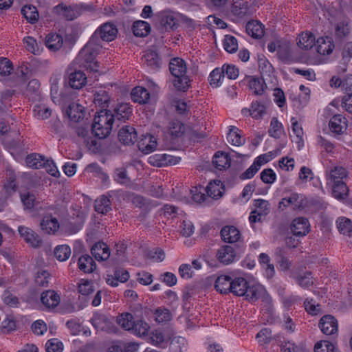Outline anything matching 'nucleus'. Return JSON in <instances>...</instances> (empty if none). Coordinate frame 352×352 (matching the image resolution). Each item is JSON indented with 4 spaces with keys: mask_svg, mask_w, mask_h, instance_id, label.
Listing matches in <instances>:
<instances>
[{
    "mask_svg": "<svg viewBox=\"0 0 352 352\" xmlns=\"http://www.w3.org/2000/svg\"><path fill=\"white\" fill-rule=\"evenodd\" d=\"M132 113V109L129 103H120L114 109L113 114L105 112L103 114L95 116L91 126L92 133L97 138L102 139L109 135L112 126L116 121H125Z\"/></svg>",
    "mask_w": 352,
    "mask_h": 352,
    "instance_id": "nucleus-1",
    "label": "nucleus"
},
{
    "mask_svg": "<svg viewBox=\"0 0 352 352\" xmlns=\"http://www.w3.org/2000/svg\"><path fill=\"white\" fill-rule=\"evenodd\" d=\"M230 293L237 296H243L252 302L258 299L267 304L272 302L271 296L263 285L251 284L243 277H235L232 279Z\"/></svg>",
    "mask_w": 352,
    "mask_h": 352,
    "instance_id": "nucleus-2",
    "label": "nucleus"
},
{
    "mask_svg": "<svg viewBox=\"0 0 352 352\" xmlns=\"http://www.w3.org/2000/svg\"><path fill=\"white\" fill-rule=\"evenodd\" d=\"M101 47L100 43H96L89 39L87 45L80 51L76 60L80 67L93 72H97L99 66L98 63L95 61V58Z\"/></svg>",
    "mask_w": 352,
    "mask_h": 352,
    "instance_id": "nucleus-3",
    "label": "nucleus"
},
{
    "mask_svg": "<svg viewBox=\"0 0 352 352\" xmlns=\"http://www.w3.org/2000/svg\"><path fill=\"white\" fill-rule=\"evenodd\" d=\"M186 65L183 59L179 58L171 59L169 70L175 77L173 82L175 88H189L193 85V80L186 74Z\"/></svg>",
    "mask_w": 352,
    "mask_h": 352,
    "instance_id": "nucleus-4",
    "label": "nucleus"
},
{
    "mask_svg": "<svg viewBox=\"0 0 352 352\" xmlns=\"http://www.w3.org/2000/svg\"><path fill=\"white\" fill-rule=\"evenodd\" d=\"M57 209L51 206L46 208L41 222V229L47 234H54L59 229L60 224L57 219Z\"/></svg>",
    "mask_w": 352,
    "mask_h": 352,
    "instance_id": "nucleus-5",
    "label": "nucleus"
},
{
    "mask_svg": "<svg viewBox=\"0 0 352 352\" xmlns=\"http://www.w3.org/2000/svg\"><path fill=\"white\" fill-rule=\"evenodd\" d=\"M118 29L111 23H105L101 25L94 33L90 39L96 43H100V40L103 41H111L117 36Z\"/></svg>",
    "mask_w": 352,
    "mask_h": 352,
    "instance_id": "nucleus-6",
    "label": "nucleus"
},
{
    "mask_svg": "<svg viewBox=\"0 0 352 352\" xmlns=\"http://www.w3.org/2000/svg\"><path fill=\"white\" fill-rule=\"evenodd\" d=\"M180 161V157L166 153H156L151 155L148 159V162L151 165L157 167L175 165Z\"/></svg>",
    "mask_w": 352,
    "mask_h": 352,
    "instance_id": "nucleus-7",
    "label": "nucleus"
},
{
    "mask_svg": "<svg viewBox=\"0 0 352 352\" xmlns=\"http://www.w3.org/2000/svg\"><path fill=\"white\" fill-rule=\"evenodd\" d=\"M76 96L72 89H51L52 101L60 106L70 103Z\"/></svg>",
    "mask_w": 352,
    "mask_h": 352,
    "instance_id": "nucleus-8",
    "label": "nucleus"
},
{
    "mask_svg": "<svg viewBox=\"0 0 352 352\" xmlns=\"http://www.w3.org/2000/svg\"><path fill=\"white\" fill-rule=\"evenodd\" d=\"M56 13L62 15L66 20L72 21L81 14V8L78 5L66 6L59 4L54 8Z\"/></svg>",
    "mask_w": 352,
    "mask_h": 352,
    "instance_id": "nucleus-9",
    "label": "nucleus"
},
{
    "mask_svg": "<svg viewBox=\"0 0 352 352\" xmlns=\"http://www.w3.org/2000/svg\"><path fill=\"white\" fill-rule=\"evenodd\" d=\"M119 141L124 145L133 144L138 140L135 129L129 125L123 126L118 132Z\"/></svg>",
    "mask_w": 352,
    "mask_h": 352,
    "instance_id": "nucleus-10",
    "label": "nucleus"
},
{
    "mask_svg": "<svg viewBox=\"0 0 352 352\" xmlns=\"http://www.w3.org/2000/svg\"><path fill=\"white\" fill-rule=\"evenodd\" d=\"M319 327L324 334L333 335L338 331V321L334 316L325 315L320 320Z\"/></svg>",
    "mask_w": 352,
    "mask_h": 352,
    "instance_id": "nucleus-11",
    "label": "nucleus"
},
{
    "mask_svg": "<svg viewBox=\"0 0 352 352\" xmlns=\"http://www.w3.org/2000/svg\"><path fill=\"white\" fill-rule=\"evenodd\" d=\"M329 130L335 135L342 134L347 128V120L341 114H335L329 122Z\"/></svg>",
    "mask_w": 352,
    "mask_h": 352,
    "instance_id": "nucleus-12",
    "label": "nucleus"
},
{
    "mask_svg": "<svg viewBox=\"0 0 352 352\" xmlns=\"http://www.w3.org/2000/svg\"><path fill=\"white\" fill-rule=\"evenodd\" d=\"M309 223L305 217H297L294 219L291 224V230L294 235L302 236L309 232Z\"/></svg>",
    "mask_w": 352,
    "mask_h": 352,
    "instance_id": "nucleus-13",
    "label": "nucleus"
},
{
    "mask_svg": "<svg viewBox=\"0 0 352 352\" xmlns=\"http://www.w3.org/2000/svg\"><path fill=\"white\" fill-rule=\"evenodd\" d=\"M157 143L156 138L148 133L142 135L138 142V148L144 154H148L154 151Z\"/></svg>",
    "mask_w": 352,
    "mask_h": 352,
    "instance_id": "nucleus-14",
    "label": "nucleus"
},
{
    "mask_svg": "<svg viewBox=\"0 0 352 352\" xmlns=\"http://www.w3.org/2000/svg\"><path fill=\"white\" fill-rule=\"evenodd\" d=\"M18 232L21 238H23L28 243L34 248L39 246L41 239L38 235L31 228L24 226L18 227Z\"/></svg>",
    "mask_w": 352,
    "mask_h": 352,
    "instance_id": "nucleus-15",
    "label": "nucleus"
},
{
    "mask_svg": "<svg viewBox=\"0 0 352 352\" xmlns=\"http://www.w3.org/2000/svg\"><path fill=\"white\" fill-rule=\"evenodd\" d=\"M296 93L291 94L289 98L294 102V105L298 109L306 106L310 98V89H296Z\"/></svg>",
    "mask_w": 352,
    "mask_h": 352,
    "instance_id": "nucleus-16",
    "label": "nucleus"
},
{
    "mask_svg": "<svg viewBox=\"0 0 352 352\" xmlns=\"http://www.w3.org/2000/svg\"><path fill=\"white\" fill-rule=\"evenodd\" d=\"M93 326L98 330L109 332L113 330L112 322L102 314H95L91 320Z\"/></svg>",
    "mask_w": 352,
    "mask_h": 352,
    "instance_id": "nucleus-17",
    "label": "nucleus"
},
{
    "mask_svg": "<svg viewBox=\"0 0 352 352\" xmlns=\"http://www.w3.org/2000/svg\"><path fill=\"white\" fill-rule=\"evenodd\" d=\"M143 59L144 64L151 70H157L162 65L161 58L157 52L153 49L146 51Z\"/></svg>",
    "mask_w": 352,
    "mask_h": 352,
    "instance_id": "nucleus-18",
    "label": "nucleus"
},
{
    "mask_svg": "<svg viewBox=\"0 0 352 352\" xmlns=\"http://www.w3.org/2000/svg\"><path fill=\"white\" fill-rule=\"evenodd\" d=\"M60 296L54 290H46L41 294V301L47 308H54L60 303Z\"/></svg>",
    "mask_w": 352,
    "mask_h": 352,
    "instance_id": "nucleus-19",
    "label": "nucleus"
},
{
    "mask_svg": "<svg viewBox=\"0 0 352 352\" xmlns=\"http://www.w3.org/2000/svg\"><path fill=\"white\" fill-rule=\"evenodd\" d=\"M93 256L97 261H106L110 256V250L104 242L96 243L91 250Z\"/></svg>",
    "mask_w": 352,
    "mask_h": 352,
    "instance_id": "nucleus-20",
    "label": "nucleus"
},
{
    "mask_svg": "<svg viewBox=\"0 0 352 352\" xmlns=\"http://www.w3.org/2000/svg\"><path fill=\"white\" fill-rule=\"evenodd\" d=\"M236 257V253L233 247L225 245L219 249L217 252L218 260L224 265L232 263Z\"/></svg>",
    "mask_w": 352,
    "mask_h": 352,
    "instance_id": "nucleus-21",
    "label": "nucleus"
},
{
    "mask_svg": "<svg viewBox=\"0 0 352 352\" xmlns=\"http://www.w3.org/2000/svg\"><path fill=\"white\" fill-rule=\"evenodd\" d=\"M222 239L227 243H232L240 239V232L233 226H224L221 230Z\"/></svg>",
    "mask_w": 352,
    "mask_h": 352,
    "instance_id": "nucleus-22",
    "label": "nucleus"
},
{
    "mask_svg": "<svg viewBox=\"0 0 352 352\" xmlns=\"http://www.w3.org/2000/svg\"><path fill=\"white\" fill-rule=\"evenodd\" d=\"M69 120L74 122H78L85 116V111L82 106L77 103H70L66 110Z\"/></svg>",
    "mask_w": 352,
    "mask_h": 352,
    "instance_id": "nucleus-23",
    "label": "nucleus"
},
{
    "mask_svg": "<svg viewBox=\"0 0 352 352\" xmlns=\"http://www.w3.org/2000/svg\"><path fill=\"white\" fill-rule=\"evenodd\" d=\"M232 278L228 275H221L215 280L214 287L221 294H228L231 291Z\"/></svg>",
    "mask_w": 352,
    "mask_h": 352,
    "instance_id": "nucleus-24",
    "label": "nucleus"
},
{
    "mask_svg": "<svg viewBox=\"0 0 352 352\" xmlns=\"http://www.w3.org/2000/svg\"><path fill=\"white\" fill-rule=\"evenodd\" d=\"M316 44L318 53L322 55L331 54L334 48L332 39L329 36L318 38Z\"/></svg>",
    "mask_w": 352,
    "mask_h": 352,
    "instance_id": "nucleus-25",
    "label": "nucleus"
},
{
    "mask_svg": "<svg viewBox=\"0 0 352 352\" xmlns=\"http://www.w3.org/2000/svg\"><path fill=\"white\" fill-rule=\"evenodd\" d=\"M224 191L223 184L219 180L210 182L206 188L207 195L214 199H217L222 197Z\"/></svg>",
    "mask_w": 352,
    "mask_h": 352,
    "instance_id": "nucleus-26",
    "label": "nucleus"
},
{
    "mask_svg": "<svg viewBox=\"0 0 352 352\" xmlns=\"http://www.w3.org/2000/svg\"><path fill=\"white\" fill-rule=\"evenodd\" d=\"M3 302L9 307L16 308L21 305L19 298L16 296L14 289L9 287L6 289L1 295Z\"/></svg>",
    "mask_w": 352,
    "mask_h": 352,
    "instance_id": "nucleus-27",
    "label": "nucleus"
},
{
    "mask_svg": "<svg viewBox=\"0 0 352 352\" xmlns=\"http://www.w3.org/2000/svg\"><path fill=\"white\" fill-rule=\"evenodd\" d=\"M87 83V78L81 71H76L70 74L69 84L70 88H82Z\"/></svg>",
    "mask_w": 352,
    "mask_h": 352,
    "instance_id": "nucleus-28",
    "label": "nucleus"
},
{
    "mask_svg": "<svg viewBox=\"0 0 352 352\" xmlns=\"http://www.w3.org/2000/svg\"><path fill=\"white\" fill-rule=\"evenodd\" d=\"M212 163L216 168L221 170L230 166L231 160L227 153L218 151L213 157Z\"/></svg>",
    "mask_w": 352,
    "mask_h": 352,
    "instance_id": "nucleus-29",
    "label": "nucleus"
},
{
    "mask_svg": "<svg viewBox=\"0 0 352 352\" xmlns=\"http://www.w3.org/2000/svg\"><path fill=\"white\" fill-rule=\"evenodd\" d=\"M329 85L335 88H352V75L333 76L329 81Z\"/></svg>",
    "mask_w": 352,
    "mask_h": 352,
    "instance_id": "nucleus-30",
    "label": "nucleus"
},
{
    "mask_svg": "<svg viewBox=\"0 0 352 352\" xmlns=\"http://www.w3.org/2000/svg\"><path fill=\"white\" fill-rule=\"evenodd\" d=\"M78 268L85 273H91L96 268V264L89 254L82 255L78 261Z\"/></svg>",
    "mask_w": 352,
    "mask_h": 352,
    "instance_id": "nucleus-31",
    "label": "nucleus"
},
{
    "mask_svg": "<svg viewBox=\"0 0 352 352\" xmlns=\"http://www.w3.org/2000/svg\"><path fill=\"white\" fill-rule=\"evenodd\" d=\"M297 44L302 50H307L311 49L316 44L315 36L311 32H302L299 35Z\"/></svg>",
    "mask_w": 352,
    "mask_h": 352,
    "instance_id": "nucleus-32",
    "label": "nucleus"
},
{
    "mask_svg": "<svg viewBox=\"0 0 352 352\" xmlns=\"http://www.w3.org/2000/svg\"><path fill=\"white\" fill-rule=\"evenodd\" d=\"M246 32L253 38H261L264 34L263 25L258 21H250L246 24Z\"/></svg>",
    "mask_w": 352,
    "mask_h": 352,
    "instance_id": "nucleus-33",
    "label": "nucleus"
},
{
    "mask_svg": "<svg viewBox=\"0 0 352 352\" xmlns=\"http://www.w3.org/2000/svg\"><path fill=\"white\" fill-rule=\"evenodd\" d=\"M95 210L98 213L107 214L111 210V203L107 195L98 197L95 202Z\"/></svg>",
    "mask_w": 352,
    "mask_h": 352,
    "instance_id": "nucleus-34",
    "label": "nucleus"
},
{
    "mask_svg": "<svg viewBox=\"0 0 352 352\" xmlns=\"http://www.w3.org/2000/svg\"><path fill=\"white\" fill-rule=\"evenodd\" d=\"M131 96L134 102L142 104L149 102L151 94L148 89H132Z\"/></svg>",
    "mask_w": 352,
    "mask_h": 352,
    "instance_id": "nucleus-35",
    "label": "nucleus"
},
{
    "mask_svg": "<svg viewBox=\"0 0 352 352\" xmlns=\"http://www.w3.org/2000/svg\"><path fill=\"white\" fill-rule=\"evenodd\" d=\"M160 24L165 30H172L177 25V20L171 13L164 12L160 14Z\"/></svg>",
    "mask_w": 352,
    "mask_h": 352,
    "instance_id": "nucleus-36",
    "label": "nucleus"
},
{
    "mask_svg": "<svg viewBox=\"0 0 352 352\" xmlns=\"http://www.w3.org/2000/svg\"><path fill=\"white\" fill-rule=\"evenodd\" d=\"M132 29L135 36L140 37H144L151 32L150 24L144 21H135Z\"/></svg>",
    "mask_w": 352,
    "mask_h": 352,
    "instance_id": "nucleus-37",
    "label": "nucleus"
},
{
    "mask_svg": "<svg viewBox=\"0 0 352 352\" xmlns=\"http://www.w3.org/2000/svg\"><path fill=\"white\" fill-rule=\"evenodd\" d=\"M333 182V196L339 200L345 199L348 193V188L346 184L341 180H338Z\"/></svg>",
    "mask_w": 352,
    "mask_h": 352,
    "instance_id": "nucleus-38",
    "label": "nucleus"
},
{
    "mask_svg": "<svg viewBox=\"0 0 352 352\" xmlns=\"http://www.w3.org/2000/svg\"><path fill=\"white\" fill-rule=\"evenodd\" d=\"M25 163L30 168L39 169L45 165V158L40 154L34 153L26 157Z\"/></svg>",
    "mask_w": 352,
    "mask_h": 352,
    "instance_id": "nucleus-39",
    "label": "nucleus"
},
{
    "mask_svg": "<svg viewBox=\"0 0 352 352\" xmlns=\"http://www.w3.org/2000/svg\"><path fill=\"white\" fill-rule=\"evenodd\" d=\"M63 43V38L57 34H50L45 39L46 46L51 50L56 51L59 50Z\"/></svg>",
    "mask_w": 352,
    "mask_h": 352,
    "instance_id": "nucleus-40",
    "label": "nucleus"
},
{
    "mask_svg": "<svg viewBox=\"0 0 352 352\" xmlns=\"http://www.w3.org/2000/svg\"><path fill=\"white\" fill-rule=\"evenodd\" d=\"M229 128V133L227 135L228 141L234 146L243 145L245 143V139L241 136L239 129L233 126H230Z\"/></svg>",
    "mask_w": 352,
    "mask_h": 352,
    "instance_id": "nucleus-41",
    "label": "nucleus"
},
{
    "mask_svg": "<svg viewBox=\"0 0 352 352\" xmlns=\"http://www.w3.org/2000/svg\"><path fill=\"white\" fill-rule=\"evenodd\" d=\"M149 329V325L145 321L138 320L135 321L131 331L137 336L142 337L147 335Z\"/></svg>",
    "mask_w": 352,
    "mask_h": 352,
    "instance_id": "nucleus-42",
    "label": "nucleus"
},
{
    "mask_svg": "<svg viewBox=\"0 0 352 352\" xmlns=\"http://www.w3.org/2000/svg\"><path fill=\"white\" fill-rule=\"evenodd\" d=\"M153 316L157 323H165L171 320L172 315L170 311L163 307H157L154 310Z\"/></svg>",
    "mask_w": 352,
    "mask_h": 352,
    "instance_id": "nucleus-43",
    "label": "nucleus"
},
{
    "mask_svg": "<svg viewBox=\"0 0 352 352\" xmlns=\"http://www.w3.org/2000/svg\"><path fill=\"white\" fill-rule=\"evenodd\" d=\"M336 225L340 232L351 236L352 234V222L346 217H339L336 221Z\"/></svg>",
    "mask_w": 352,
    "mask_h": 352,
    "instance_id": "nucleus-44",
    "label": "nucleus"
},
{
    "mask_svg": "<svg viewBox=\"0 0 352 352\" xmlns=\"http://www.w3.org/2000/svg\"><path fill=\"white\" fill-rule=\"evenodd\" d=\"M225 80V75L221 67L214 69L210 74L209 80L212 86L220 87Z\"/></svg>",
    "mask_w": 352,
    "mask_h": 352,
    "instance_id": "nucleus-45",
    "label": "nucleus"
},
{
    "mask_svg": "<svg viewBox=\"0 0 352 352\" xmlns=\"http://www.w3.org/2000/svg\"><path fill=\"white\" fill-rule=\"evenodd\" d=\"M262 83H264L266 88H267V85H266L264 79L249 76L244 78L240 82L239 86L248 87V88H257L262 86Z\"/></svg>",
    "mask_w": 352,
    "mask_h": 352,
    "instance_id": "nucleus-46",
    "label": "nucleus"
},
{
    "mask_svg": "<svg viewBox=\"0 0 352 352\" xmlns=\"http://www.w3.org/2000/svg\"><path fill=\"white\" fill-rule=\"evenodd\" d=\"M232 12L239 18L244 17L248 12L247 2L243 0L234 2L232 6Z\"/></svg>",
    "mask_w": 352,
    "mask_h": 352,
    "instance_id": "nucleus-47",
    "label": "nucleus"
},
{
    "mask_svg": "<svg viewBox=\"0 0 352 352\" xmlns=\"http://www.w3.org/2000/svg\"><path fill=\"white\" fill-rule=\"evenodd\" d=\"M21 13L27 21L31 23H34L38 18V13L36 7L32 6H25L21 9Z\"/></svg>",
    "mask_w": 352,
    "mask_h": 352,
    "instance_id": "nucleus-48",
    "label": "nucleus"
},
{
    "mask_svg": "<svg viewBox=\"0 0 352 352\" xmlns=\"http://www.w3.org/2000/svg\"><path fill=\"white\" fill-rule=\"evenodd\" d=\"M283 131V124L275 117L272 118L270 122V127L268 131L269 135L274 138H280Z\"/></svg>",
    "mask_w": 352,
    "mask_h": 352,
    "instance_id": "nucleus-49",
    "label": "nucleus"
},
{
    "mask_svg": "<svg viewBox=\"0 0 352 352\" xmlns=\"http://www.w3.org/2000/svg\"><path fill=\"white\" fill-rule=\"evenodd\" d=\"M113 179L117 183L126 186H129L131 183L130 178L127 175V171L125 168H119L115 170L113 173Z\"/></svg>",
    "mask_w": 352,
    "mask_h": 352,
    "instance_id": "nucleus-50",
    "label": "nucleus"
},
{
    "mask_svg": "<svg viewBox=\"0 0 352 352\" xmlns=\"http://www.w3.org/2000/svg\"><path fill=\"white\" fill-rule=\"evenodd\" d=\"M185 131V126L179 120H174L169 123L168 132L172 136L180 137Z\"/></svg>",
    "mask_w": 352,
    "mask_h": 352,
    "instance_id": "nucleus-51",
    "label": "nucleus"
},
{
    "mask_svg": "<svg viewBox=\"0 0 352 352\" xmlns=\"http://www.w3.org/2000/svg\"><path fill=\"white\" fill-rule=\"evenodd\" d=\"M117 322L125 330L131 331L135 322L133 316L129 313H124L118 318Z\"/></svg>",
    "mask_w": 352,
    "mask_h": 352,
    "instance_id": "nucleus-52",
    "label": "nucleus"
},
{
    "mask_svg": "<svg viewBox=\"0 0 352 352\" xmlns=\"http://www.w3.org/2000/svg\"><path fill=\"white\" fill-rule=\"evenodd\" d=\"M71 255V249L67 245H58L54 250V256L59 261H65Z\"/></svg>",
    "mask_w": 352,
    "mask_h": 352,
    "instance_id": "nucleus-53",
    "label": "nucleus"
},
{
    "mask_svg": "<svg viewBox=\"0 0 352 352\" xmlns=\"http://www.w3.org/2000/svg\"><path fill=\"white\" fill-rule=\"evenodd\" d=\"M30 70L28 67L21 65L19 67L14 73L15 80L17 85H22L29 77Z\"/></svg>",
    "mask_w": 352,
    "mask_h": 352,
    "instance_id": "nucleus-54",
    "label": "nucleus"
},
{
    "mask_svg": "<svg viewBox=\"0 0 352 352\" xmlns=\"http://www.w3.org/2000/svg\"><path fill=\"white\" fill-rule=\"evenodd\" d=\"M50 274L45 270H39L36 274L34 281L36 285L41 287L48 286Z\"/></svg>",
    "mask_w": 352,
    "mask_h": 352,
    "instance_id": "nucleus-55",
    "label": "nucleus"
},
{
    "mask_svg": "<svg viewBox=\"0 0 352 352\" xmlns=\"http://www.w3.org/2000/svg\"><path fill=\"white\" fill-rule=\"evenodd\" d=\"M223 47L226 52L234 53L238 49L236 38L231 35H226L223 39Z\"/></svg>",
    "mask_w": 352,
    "mask_h": 352,
    "instance_id": "nucleus-56",
    "label": "nucleus"
},
{
    "mask_svg": "<svg viewBox=\"0 0 352 352\" xmlns=\"http://www.w3.org/2000/svg\"><path fill=\"white\" fill-rule=\"evenodd\" d=\"M45 351L46 352H62L63 351V344L57 338H52L47 341Z\"/></svg>",
    "mask_w": 352,
    "mask_h": 352,
    "instance_id": "nucleus-57",
    "label": "nucleus"
},
{
    "mask_svg": "<svg viewBox=\"0 0 352 352\" xmlns=\"http://www.w3.org/2000/svg\"><path fill=\"white\" fill-rule=\"evenodd\" d=\"M306 311L311 315L316 316L321 312V306L313 299L307 298L304 302Z\"/></svg>",
    "mask_w": 352,
    "mask_h": 352,
    "instance_id": "nucleus-58",
    "label": "nucleus"
},
{
    "mask_svg": "<svg viewBox=\"0 0 352 352\" xmlns=\"http://www.w3.org/2000/svg\"><path fill=\"white\" fill-rule=\"evenodd\" d=\"M109 97L104 89H100L95 94L94 102L96 104L101 106L102 108L108 107Z\"/></svg>",
    "mask_w": 352,
    "mask_h": 352,
    "instance_id": "nucleus-59",
    "label": "nucleus"
},
{
    "mask_svg": "<svg viewBox=\"0 0 352 352\" xmlns=\"http://www.w3.org/2000/svg\"><path fill=\"white\" fill-rule=\"evenodd\" d=\"M265 107L260 102H252L251 104V116L255 119H259L263 116Z\"/></svg>",
    "mask_w": 352,
    "mask_h": 352,
    "instance_id": "nucleus-60",
    "label": "nucleus"
},
{
    "mask_svg": "<svg viewBox=\"0 0 352 352\" xmlns=\"http://www.w3.org/2000/svg\"><path fill=\"white\" fill-rule=\"evenodd\" d=\"M221 68L225 78L226 77L228 79L234 80L239 76V69L233 65L224 64Z\"/></svg>",
    "mask_w": 352,
    "mask_h": 352,
    "instance_id": "nucleus-61",
    "label": "nucleus"
},
{
    "mask_svg": "<svg viewBox=\"0 0 352 352\" xmlns=\"http://www.w3.org/2000/svg\"><path fill=\"white\" fill-rule=\"evenodd\" d=\"M346 170L344 168L341 166H336L333 169H331L329 172V176L332 182L341 180L346 177Z\"/></svg>",
    "mask_w": 352,
    "mask_h": 352,
    "instance_id": "nucleus-62",
    "label": "nucleus"
},
{
    "mask_svg": "<svg viewBox=\"0 0 352 352\" xmlns=\"http://www.w3.org/2000/svg\"><path fill=\"white\" fill-rule=\"evenodd\" d=\"M272 338V331L268 328L262 329L257 334L256 339L259 344H266L270 342Z\"/></svg>",
    "mask_w": 352,
    "mask_h": 352,
    "instance_id": "nucleus-63",
    "label": "nucleus"
},
{
    "mask_svg": "<svg viewBox=\"0 0 352 352\" xmlns=\"http://www.w3.org/2000/svg\"><path fill=\"white\" fill-rule=\"evenodd\" d=\"M315 352H333L334 345L329 341L322 340L317 342L314 347Z\"/></svg>",
    "mask_w": 352,
    "mask_h": 352,
    "instance_id": "nucleus-64",
    "label": "nucleus"
}]
</instances>
